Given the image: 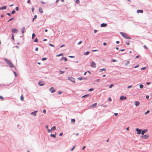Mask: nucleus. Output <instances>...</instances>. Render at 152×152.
Returning <instances> with one entry per match:
<instances>
[{"mask_svg": "<svg viewBox=\"0 0 152 152\" xmlns=\"http://www.w3.org/2000/svg\"><path fill=\"white\" fill-rule=\"evenodd\" d=\"M4 61L6 62L7 64L9 65L10 67L11 68L14 67L13 64L10 60L7 58H5L4 59Z\"/></svg>", "mask_w": 152, "mask_h": 152, "instance_id": "obj_1", "label": "nucleus"}, {"mask_svg": "<svg viewBox=\"0 0 152 152\" xmlns=\"http://www.w3.org/2000/svg\"><path fill=\"white\" fill-rule=\"evenodd\" d=\"M120 34L125 39H131V37L128 36L126 33H124L123 32H120Z\"/></svg>", "mask_w": 152, "mask_h": 152, "instance_id": "obj_2", "label": "nucleus"}, {"mask_svg": "<svg viewBox=\"0 0 152 152\" xmlns=\"http://www.w3.org/2000/svg\"><path fill=\"white\" fill-rule=\"evenodd\" d=\"M68 80H71L72 82L75 83V79L72 77H68Z\"/></svg>", "mask_w": 152, "mask_h": 152, "instance_id": "obj_3", "label": "nucleus"}, {"mask_svg": "<svg viewBox=\"0 0 152 152\" xmlns=\"http://www.w3.org/2000/svg\"><path fill=\"white\" fill-rule=\"evenodd\" d=\"M90 66L92 67L95 68L96 67V64L95 62L92 61L91 63Z\"/></svg>", "mask_w": 152, "mask_h": 152, "instance_id": "obj_4", "label": "nucleus"}, {"mask_svg": "<svg viewBox=\"0 0 152 152\" xmlns=\"http://www.w3.org/2000/svg\"><path fill=\"white\" fill-rule=\"evenodd\" d=\"M136 131L137 132V134H140L141 133V129H140L138 128H136Z\"/></svg>", "mask_w": 152, "mask_h": 152, "instance_id": "obj_5", "label": "nucleus"}, {"mask_svg": "<svg viewBox=\"0 0 152 152\" xmlns=\"http://www.w3.org/2000/svg\"><path fill=\"white\" fill-rule=\"evenodd\" d=\"M149 135L148 134H146L142 136V138L143 139H147L149 138Z\"/></svg>", "mask_w": 152, "mask_h": 152, "instance_id": "obj_6", "label": "nucleus"}, {"mask_svg": "<svg viewBox=\"0 0 152 152\" xmlns=\"http://www.w3.org/2000/svg\"><path fill=\"white\" fill-rule=\"evenodd\" d=\"M12 32L14 33H17L18 32V30L16 28H12Z\"/></svg>", "mask_w": 152, "mask_h": 152, "instance_id": "obj_7", "label": "nucleus"}, {"mask_svg": "<svg viewBox=\"0 0 152 152\" xmlns=\"http://www.w3.org/2000/svg\"><path fill=\"white\" fill-rule=\"evenodd\" d=\"M126 97L125 96H120V100H126Z\"/></svg>", "mask_w": 152, "mask_h": 152, "instance_id": "obj_8", "label": "nucleus"}, {"mask_svg": "<svg viewBox=\"0 0 152 152\" xmlns=\"http://www.w3.org/2000/svg\"><path fill=\"white\" fill-rule=\"evenodd\" d=\"M148 131L147 129H145L142 130L141 134L142 135H143L145 133Z\"/></svg>", "mask_w": 152, "mask_h": 152, "instance_id": "obj_9", "label": "nucleus"}, {"mask_svg": "<svg viewBox=\"0 0 152 152\" xmlns=\"http://www.w3.org/2000/svg\"><path fill=\"white\" fill-rule=\"evenodd\" d=\"M50 91L52 93H53L56 91V90L53 87H51L50 88Z\"/></svg>", "mask_w": 152, "mask_h": 152, "instance_id": "obj_10", "label": "nucleus"}, {"mask_svg": "<svg viewBox=\"0 0 152 152\" xmlns=\"http://www.w3.org/2000/svg\"><path fill=\"white\" fill-rule=\"evenodd\" d=\"M45 84L44 83L43 81H39L38 83L39 86H43Z\"/></svg>", "mask_w": 152, "mask_h": 152, "instance_id": "obj_11", "label": "nucleus"}, {"mask_svg": "<svg viewBox=\"0 0 152 152\" xmlns=\"http://www.w3.org/2000/svg\"><path fill=\"white\" fill-rule=\"evenodd\" d=\"M107 24L106 23H102L101 24V27H104L107 26Z\"/></svg>", "mask_w": 152, "mask_h": 152, "instance_id": "obj_12", "label": "nucleus"}, {"mask_svg": "<svg viewBox=\"0 0 152 152\" xmlns=\"http://www.w3.org/2000/svg\"><path fill=\"white\" fill-rule=\"evenodd\" d=\"M135 104L136 107L138 106L140 104V102L138 101H136L135 102Z\"/></svg>", "mask_w": 152, "mask_h": 152, "instance_id": "obj_13", "label": "nucleus"}, {"mask_svg": "<svg viewBox=\"0 0 152 152\" xmlns=\"http://www.w3.org/2000/svg\"><path fill=\"white\" fill-rule=\"evenodd\" d=\"M137 12L138 13H142L143 12V10H137Z\"/></svg>", "mask_w": 152, "mask_h": 152, "instance_id": "obj_14", "label": "nucleus"}, {"mask_svg": "<svg viewBox=\"0 0 152 152\" xmlns=\"http://www.w3.org/2000/svg\"><path fill=\"white\" fill-rule=\"evenodd\" d=\"M1 8V10H4L6 9L7 8V6H4L3 7H0Z\"/></svg>", "mask_w": 152, "mask_h": 152, "instance_id": "obj_15", "label": "nucleus"}, {"mask_svg": "<svg viewBox=\"0 0 152 152\" xmlns=\"http://www.w3.org/2000/svg\"><path fill=\"white\" fill-rule=\"evenodd\" d=\"M56 132L55 133V134H50V136L51 137H53V138H55L56 137Z\"/></svg>", "mask_w": 152, "mask_h": 152, "instance_id": "obj_16", "label": "nucleus"}, {"mask_svg": "<svg viewBox=\"0 0 152 152\" xmlns=\"http://www.w3.org/2000/svg\"><path fill=\"white\" fill-rule=\"evenodd\" d=\"M90 96L89 94H86V95L83 96L82 97V98H86V97H88V96Z\"/></svg>", "mask_w": 152, "mask_h": 152, "instance_id": "obj_17", "label": "nucleus"}, {"mask_svg": "<svg viewBox=\"0 0 152 152\" xmlns=\"http://www.w3.org/2000/svg\"><path fill=\"white\" fill-rule=\"evenodd\" d=\"M10 84H11V83H6L5 84H1V86L5 85L6 86H10Z\"/></svg>", "mask_w": 152, "mask_h": 152, "instance_id": "obj_18", "label": "nucleus"}, {"mask_svg": "<svg viewBox=\"0 0 152 152\" xmlns=\"http://www.w3.org/2000/svg\"><path fill=\"white\" fill-rule=\"evenodd\" d=\"M106 68H102V69H100L99 70V71L100 72H102V71H106Z\"/></svg>", "mask_w": 152, "mask_h": 152, "instance_id": "obj_19", "label": "nucleus"}, {"mask_svg": "<svg viewBox=\"0 0 152 152\" xmlns=\"http://www.w3.org/2000/svg\"><path fill=\"white\" fill-rule=\"evenodd\" d=\"M39 11L41 13H42L43 12V11L42 10V9L41 7H39Z\"/></svg>", "mask_w": 152, "mask_h": 152, "instance_id": "obj_20", "label": "nucleus"}, {"mask_svg": "<svg viewBox=\"0 0 152 152\" xmlns=\"http://www.w3.org/2000/svg\"><path fill=\"white\" fill-rule=\"evenodd\" d=\"M22 28L23 29H21V33L22 34H23L24 33V29H25V27H23Z\"/></svg>", "mask_w": 152, "mask_h": 152, "instance_id": "obj_21", "label": "nucleus"}, {"mask_svg": "<svg viewBox=\"0 0 152 152\" xmlns=\"http://www.w3.org/2000/svg\"><path fill=\"white\" fill-rule=\"evenodd\" d=\"M97 103H94L91 106V107H94L97 105Z\"/></svg>", "mask_w": 152, "mask_h": 152, "instance_id": "obj_22", "label": "nucleus"}, {"mask_svg": "<svg viewBox=\"0 0 152 152\" xmlns=\"http://www.w3.org/2000/svg\"><path fill=\"white\" fill-rule=\"evenodd\" d=\"M36 36V35L34 33H33L32 34V39H33Z\"/></svg>", "mask_w": 152, "mask_h": 152, "instance_id": "obj_23", "label": "nucleus"}, {"mask_svg": "<svg viewBox=\"0 0 152 152\" xmlns=\"http://www.w3.org/2000/svg\"><path fill=\"white\" fill-rule=\"evenodd\" d=\"M89 53H90L89 51H87V52H85L84 53V54L85 55H87Z\"/></svg>", "mask_w": 152, "mask_h": 152, "instance_id": "obj_24", "label": "nucleus"}, {"mask_svg": "<svg viewBox=\"0 0 152 152\" xmlns=\"http://www.w3.org/2000/svg\"><path fill=\"white\" fill-rule=\"evenodd\" d=\"M56 129V127L55 126H54L51 128V130L52 131Z\"/></svg>", "mask_w": 152, "mask_h": 152, "instance_id": "obj_25", "label": "nucleus"}, {"mask_svg": "<svg viewBox=\"0 0 152 152\" xmlns=\"http://www.w3.org/2000/svg\"><path fill=\"white\" fill-rule=\"evenodd\" d=\"M31 115H33L35 116H36V114L34 111L31 113Z\"/></svg>", "mask_w": 152, "mask_h": 152, "instance_id": "obj_26", "label": "nucleus"}, {"mask_svg": "<svg viewBox=\"0 0 152 152\" xmlns=\"http://www.w3.org/2000/svg\"><path fill=\"white\" fill-rule=\"evenodd\" d=\"M75 3L78 4L80 3V1L79 0H76L75 1Z\"/></svg>", "mask_w": 152, "mask_h": 152, "instance_id": "obj_27", "label": "nucleus"}, {"mask_svg": "<svg viewBox=\"0 0 152 152\" xmlns=\"http://www.w3.org/2000/svg\"><path fill=\"white\" fill-rule=\"evenodd\" d=\"M130 63V62L129 61H127L126 63L125 64V65L126 66H127L128 65V64H129Z\"/></svg>", "mask_w": 152, "mask_h": 152, "instance_id": "obj_28", "label": "nucleus"}, {"mask_svg": "<svg viewBox=\"0 0 152 152\" xmlns=\"http://www.w3.org/2000/svg\"><path fill=\"white\" fill-rule=\"evenodd\" d=\"M37 17V15H34V18L32 19V21L33 22L34 21V20Z\"/></svg>", "mask_w": 152, "mask_h": 152, "instance_id": "obj_29", "label": "nucleus"}, {"mask_svg": "<svg viewBox=\"0 0 152 152\" xmlns=\"http://www.w3.org/2000/svg\"><path fill=\"white\" fill-rule=\"evenodd\" d=\"M111 62H117V60H115V59H112L111 60Z\"/></svg>", "mask_w": 152, "mask_h": 152, "instance_id": "obj_30", "label": "nucleus"}, {"mask_svg": "<svg viewBox=\"0 0 152 152\" xmlns=\"http://www.w3.org/2000/svg\"><path fill=\"white\" fill-rule=\"evenodd\" d=\"M143 85L142 84H140V88H142L143 87Z\"/></svg>", "mask_w": 152, "mask_h": 152, "instance_id": "obj_31", "label": "nucleus"}, {"mask_svg": "<svg viewBox=\"0 0 152 152\" xmlns=\"http://www.w3.org/2000/svg\"><path fill=\"white\" fill-rule=\"evenodd\" d=\"M63 58H64L63 60H64L65 61H67V59L66 58L64 57H63Z\"/></svg>", "mask_w": 152, "mask_h": 152, "instance_id": "obj_32", "label": "nucleus"}, {"mask_svg": "<svg viewBox=\"0 0 152 152\" xmlns=\"http://www.w3.org/2000/svg\"><path fill=\"white\" fill-rule=\"evenodd\" d=\"M20 100L21 101H23V95H22L20 96Z\"/></svg>", "mask_w": 152, "mask_h": 152, "instance_id": "obj_33", "label": "nucleus"}, {"mask_svg": "<svg viewBox=\"0 0 152 152\" xmlns=\"http://www.w3.org/2000/svg\"><path fill=\"white\" fill-rule=\"evenodd\" d=\"M34 42H37L38 41V39H37V38H36L34 40Z\"/></svg>", "mask_w": 152, "mask_h": 152, "instance_id": "obj_34", "label": "nucleus"}, {"mask_svg": "<svg viewBox=\"0 0 152 152\" xmlns=\"http://www.w3.org/2000/svg\"><path fill=\"white\" fill-rule=\"evenodd\" d=\"M14 19V17L12 18H10V19H9V20H8L7 22H9L11 21V20H12Z\"/></svg>", "mask_w": 152, "mask_h": 152, "instance_id": "obj_35", "label": "nucleus"}, {"mask_svg": "<svg viewBox=\"0 0 152 152\" xmlns=\"http://www.w3.org/2000/svg\"><path fill=\"white\" fill-rule=\"evenodd\" d=\"M47 59V58H45V57H44V58H42V60L43 61H44L45 60H46Z\"/></svg>", "mask_w": 152, "mask_h": 152, "instance_id": "obj_36", "label": "nucleus"}, {"mask_svg": "<svg viewBox=\"0 0 152 152\" xmlns=\"http://www.w3.org/2000/svg\"><path fill=\"white\" fill-rule=\"evenodd\" d=\"M78 80H82L83 79V77H78V78H77Z\"/></svg>", "mask_w": 152, "mask_h": 152, "instance_id": "obj_37", "label": "nucleus"}, {"mask_svg": "<svg viewBox=\"0 0 152 152\" xmlns=\"http://www.w3.org/2000/svg\"><path fill=\"white\" fill-rule=\"evenodd\" d=\"M94 90V88H90L89 89L88 91H93Z\"/></svg>", "mask_w": 152, "mask_h": 152, "instance_id": "obj_38", "label": "nucleus"}, {"mask_svg": "<svg viewBox=\"0 0 152 152\" xmlns=\"http://www.w3.org/2000/svg\"><path fill=\"white\" fill-rule=\"evenodd\" d=\"M113 85H114V84H111L109 86V87L110 88H112V87L113 86Z\"/></svg>", "mask_w": 152, "mask_h": 152, "instance_id": "obj_39", "label": "nucleus"}, {"mask_svg": "<svg viewBox=\"0 0 152 152\" xmlns=\"http://www.w3.org/2000/svg\"><path fill=\"white\" fill-rule=\"evenodd\" d=\"M13 72L14 74L15 77H17V73H16V72L15 71H14Z\"/></svg>", "mask_w": 152, "mask_h": 152, "instance_id": "obj_40", "label": "nucleus"}, {"mask_svg": "<svg viewBox=\"0 0 152 152\" xmlns=\"http://www.w3.org/2000/svg\"><path fill=\"white\" fill-rule=\"evenodd\" d=\"M75 119H72L71 120V121L72 123H74L75 122Z\"/></svg>", "mask_w": 152, "mask_h": 152, "instance_id": "obj_41", "label": "nucleus"}, {"mask_svg": "<svg viewBox=\"0 0 152 152\" xmlns=\"http://www.w3.org/2000/svg\"><path fill=\"white\" fill-rule=\"evenodd\" d=\"M56 4H54V5L53 4H50V6H51V7H54V6H56Z\"/></svg>", "mask_w": 152, "mask_h": 152, "instance_id": "obj_42", "label": "nucleus"}, {"mask_svg": "<svg viewBox=\"0 0 152 152\" xmlns=\"http://www.w3.org/2000/svg\"><path fill=\"white\" fill-rule=\"evenodd\" d=\"M126 45H129L130 43H129V41H127L126 42Z\"/></svg>", "mask_w": 152, "mask_h": 152, "instance_id": "obj_43", "label": "nucleus"}, {"mask_svg": "<svg viewBox=\"0 0 152 152\" xmlns=\"http://www.w3.org/2000/svg\"><path fill=\"white\" fill-rule=\"evenodd\" d=\"M146 68V67H143L142 68H141L140 69V70H143L145 69Z\"/></svg>", "mask_w": 152, "mask_h": 152, "instance_id": "obj_44", "label": "nucleus"}, {"mask_svg": "<svg viewBox=\"0 0 152 152\" xmlns=\"http://www.w3.org/2000/svg\"><path fill=\"white\" fill-rule=\"evenodd\" d=\"M6 14L7 15L9 16H10L11 15V13L9 12H7Z\"/></svg>", "mask_w": 152, "mask_h": 152, "instance_id": "obj_45", "label": "nucleus"}, {"mask_svg": "<svg viewBox=\"0 0 152 152\" xmlns=\"http://www.w3.org/2000/svg\"><path fill=\"white\" fill-rule=\"evenodd\" d=\"M150 112V111L148 110H147L145 113V115H146L148 113H149Z\"/></svg>", "mask_w": 152, "mask_h": 152, "instance_id": "obj_46", "label": "nucleus"}, {"mask_svg": "<svg viewBox=\"0 0 152 152\" xmlns=\"http://www.w3.org/2000/svg\"><path fill=\"white\" fill-rule=\"evenodd\" d=\"M15 11L14 10H13L11 12V14H12L15 13Z\"/></svg>", "mask_w": 152, "mask_h": 152, "instance_id": "obj_47", "label": "nucleus"}, {"mask_svg": "<svg viewBox=\"0 0 152 152\" xmlns=\"http://www.w3.org/2000/svg\"><path fill=\"white\" fill-rule=\"evenodd\" d=\"M15 10L17 11H18L19 10V7H16L15 8Z\"/></svg>", "mask_w": 152, "mask_h": 152, "instance_id": "obj_48", "label": "nucleus"}, {"mask_svg": "<svg viewBox=\"0 0 152 152\" xmlns=\"http://www.w3.org/2000/svg\"><path fill=\"white\" fill-rule=\"evenodd\" d=\"M52 130L51 129H47V131L49 133V132H51Z\"/></svg>", "mask_w": 152, "mask_h": 152, "instance_id": "obj_49", "label": "nucleus"}, {"mask_svg": "<svg viewBox=\"0 0 152 152\" xmlns=\"http://www.w3.org/2000/svg\"><path fill=\"white\" fill-rule=\"evenodd\" d=\"M49 45H50V46L54 47V45H53L52 44H51L50 43H49Z\"/></svg>", "mask_w": 152, "mask_h": 152, "instance_id": "obj_50", "label": "nucleus"}, {"mask_svg": "<svg viewBox=\"0 0 152 152\" xmlns=\"http://www.w3.org/2000/svg\"><path fill=\"white\" fill-rule=\"evenodd\" d=\"M63 54L61 53L57 55V56H63Z\"/></svg>", "mask_w": 152, "mask_h": 152, "instance_id": "obj_51", "label": "nucleus"}, {"mask_svg": "<svg viewBox=\"0 0 152 152\" xmlns=\"http://www.w3.org/2000/svg\"><path fill=\"white\" fill-rule=\"evenodd\" d=\"M0 99L1 100H3L4 99V98L2 96H0Z\"/></svg>", "mask_w": 152, "mask_h": 152, "instance_id": "obj_52", "label": "nucleus"}, {"mask_svg": "<svg viewBox=\"0 0 152 152\" xmlns=\"http://www.w3.org/2000/svg\"><path fill=\"white\" fill-rule=\"evenodd\" d=\"M64 71H62L60 70V74H63V73H64Z\"/></svg>", "mask_w": 152, "mask_h": 152, "instance_id": "obj_53", "label": "nucleus"}, {"mask_svg": "<svg viewBox=\"0 0 152 152\" xmlns=\"http://www.w3.org/2000/svg\"><path fill=\"white\" fill-rule=\"evenodd\" d=\"M62 91H58V94H62Z\"/></svg>", "mask_w": 152, "mask_h": 152, "instance_id": "obj_54", "label": "nucleus"}, {"mask_svg": "<svg viewBox=\"0 0 152 152\" xmlns=\"http://www.w3.org/2000/svg\"><path fill=\"white\" fill-rule=\"evenodd\" d=\"M11 38H12V39L13 40L14 39V38L13 34H12Z\"/></svg>", "mask_w": 152, "mask_h": 152, "instance_id": "obj_55", "label": "nucleus"}, {"mask_svg": "<svg viewBox=\"0 0 152 152\" xmlns=\"http://www.w3.org/2000/svg\"><path fill=\"white\" fill-rule=\"evenodd\" d=\"M69 57L70 58H74L75 57V56H69Z\"/></svg>", "mask_w": 152, "mask_h": 152, "instance_id": "obj_56", "label": "nucleus"}, {"mask_svg": "<svg viewBox=\"0 0 152 152\" xmlns=\"http://www.w3.org/2000/svg\"><path fill=\"white\" fill-rule=\"evenodd\" d=\"M75 146H74L71 150H70V151H72L74 149L75 147Z\"/></svg>", "mask_w": 152, "mask_h": 152, "instance_id": "obj_57", "label": "nucleus"}, {"mask_svg": "<svg viewBox=\"0 0 152 152\" xmlns=\"http://www.w3.org/2000/svg\"><path fill=\"white\" fill-rule=\"evenodd\" d=\"M43 112L44 114H45L46 113V111L45 109H44L43 110Z\"/></svg>", "mask_w": 152, "mask_h": 152, "instance_id": "obj_58", "label": "nucleus"}, {"mask_svg": "<svg viewBox=\"0 0 152 152\" xmlns=\"http://www.w3.org/2000/svg\"><path fill=\"white\" fill-rule=\"evenodd\" d=\"M82 41H80L79 42H78V43H77V44L78 45H80V44L82 43Z\"/></svg>", "mask_w": 152, "mask_h": 152, "instance_id": "obj_59", "label": "nucleus"}, {"mask_svg": "<svg viewBox=\"0 0 152 152\" xmlns=\"http://www.w3.org/2000/svg\"><path fill=\"white\" fill-rule=\"evenodd\" d=\"M63 133L62 132H61L59 134V136H61L63 135Z\"/></svg>", "mask_w": 152, "mask_h": 152, "instance_id": "obj_60", "label": "nucleus"}, {"mask_svg": "<svg viewBox=\"0 0 152 152\" xmlns=\"http://www.w3.org/2000/svg\"><path fill=\"white\" fill-rule=\"evenodd\" d=\"M99 79H96L95 80V81L96 82H99Z\"/></svg>", "mask_w": 152, "mask_h": 152, "instance_id": "obj_61", "label": "nucleus"}, {"mask_svg": "<svg viewBox=\"0 0 152 152\" xmlns=\"http://www.w3.org/2000/svg\"><path fill=\"white\" fill-rule=\"evenodd\" d=\"M149 96L148 95H146V99H148L149 98Z\"/></svg>", "mask_w": 152, "mask_h": 152, "instance_id": "obj_62", "label": "nucleus"}, {"mask_svg": "<svg viewBox=\"0 0 152 152\" xmlns=\"http://www.w3.org/2000/svg\"><path fill=\"white\" fill-rule=\"evenodd\" d=\"M139 66V65L138 64H137L134 67V68H137Z\"/></svg>", "mask_w": 152, "mask_h": 152, "instance_id": "obj_63", "label": "nucleus"}, {"mask_svg": "<svg viewBox=\"0 0 152 152\" xmlns=\"http://www.w3.org/2000/svg\"><path fill=\"white\" fill-rule=\"evenodd\" d=\"M108 100L109 101H112V99H111V97H109V98H108Z\"/></svg>", "mask_w": 152, "mask_h": 152, "instance_id": "obj_64", "label": "nucleus"}]
</instances>
